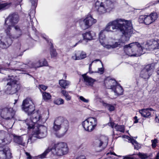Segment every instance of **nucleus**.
<instances>
[{
    "label": "nucleus",
    "instance_id": "1",
    "mask_svg": "<svg viewBox=\"0 0 159 159\" xmlns=\"http://www.w3.org/2000/svg\"><path fill=\"white\" fill-rule=\"evenodd\" d=\"M135 32L130 21L118 18L110 22L100 31L99 41L105 48L113 49L122 46Z\"/></svg>",
    "mask_w": 159,
    "mask_h": 159
},
{
    "label": "nucleus",
    "instance_id": "2",
    "mask_svg": "<svg viewBox=\"0 0 159 159\" xmlns=\"http://www.w3.org/2000/svg\"><path fill=\"white\" fill-rule=\"evenodd\" d=\"M19 20V16L16 14L10 15L6 19L4 26L5 34H0V47L2 48H8L14 39L21 36L22 31L19 26H14Z\"/></svg>",
    "mask_w": 159,
    "mask_h": 159
},
{
    "label": "nucleus",
    "instance_id": "3",
    "mask_svg": "<svg viewBox=\"0 0 159 159\" xmlns=\"http://www.w3.org/2000/svg\"><path fill=\"white\" fill-rule=\"evenodd\" d=\"M115 0H97L95 9L100 14L109 11L114 7Z\"/></svg>",
    "mask_w": 159,
    "mask_h": 159
},
{
    "label": "nucleus",
    "instance_id": "4",
    "mask_svg": "<svg viewBox=\"0 0 159 159\" xmlns=\"http://www.w3.org/2000/svg\"><path fill=\"white\" fill-rule=\"evenodd\" d=\"M141 45L138 42L132 43L124 46L125 53L129 56L139 57L144 54Z\"/></svg>",
    "mask_w": 159,
    "mask_h": 159
},
{
    "label": "nucleus",
    "instance_id": "5",
    "mask_svg": "<svg viewBox=\"0 0 159 159\" xmlns=\"http://www.w3.org/2000/svg\"><path fill=\"white\" fill-rule=\"evenodd\" d=\"M33 132L31 136H30L29 139L31 140H35L34 138H43L45 137L47 134L46 127L42 125L39 126H35L33 129Z\"/></svg>",
    "mask_w": 159,
    "mask_h": 159
},
{
    "label": "nucleus",
    "instance_id": "6",
    "mask_svg": "<svg viewBox=\"0 0 159 159\" xmlns=\"http://www.w3.org/2000/svg\"><path fill=\"white\" fill-rule=\"evenodd\" d=\"M68 150L67 144L64 142L57 143L55 145L53 148H51L52 154L58 156H61L67 154Z\"/></svg>",
    "mask_w": 159,
    "mask_h": 159
},
{
    "label": "nucleus",
    "instance_id": "7",
    "mask_svg": "<svg viewBox=\"0 0 159 159\" xmlns=\"http://www.w3.org/2000/svg\"><path fill=\"white\" fill-rule=\"evenodd\" d=\"M141 49L142 51L146 49L149 51H153L159 49V39L155 40L152 39L144 42L141 45Z\"/></svg>",
    "mask_w": 159,
    "mask_h": 159
},
{
    "label": "nucleus",
    "instance_id": "8",
    "mask_svg": "<svg viewBox=\"0 0 159 159\" xmlns=\"http://www.w3.org/2000/svg\"><path fill=\"white\" fill-rule=\"evenodd\" d=\"M45 122V120L42 118L41 115L38 112L34 113L30 120H27L26 121V124L28 126V129H33L34 124L38 122V124H43Z\"/></svg>",
    "mask_w": 159,
    "mask_h": 159
},
{
    "label": "nucleus",
    "instance_id": "9",
    "mask_svg": "<svg viewBox=\"0 0 159 159\" xmlns=\"http://www.w3.org/2000/svg\"><path fill=\"white\" fill-rule=\"evenodd\" d=\"M97 123V120L96 118L90 117L83 121L82 125L85 130L90 132L94 129Z\"/></svg>",
    "mask_w": 159,
    "mask_h": 159
},
{
    "label": "nucleus",
    "instance_id": "10",
    "mask_svg": "<svg viewBox=\"0 0 159 159\" xmlns=\"http://www.w3.org/2000/svg\"><path fill=\"white\" fill-rule=\"evenodd\" d=\"M7 86L5 93L7 94L16 93L20 89V86L16 80H11L7 83Z\"/></svg>",
    "mask_w": 159,
    "mask_h": 159
},
{
    "label": "nucleus",
    "instance_id": "11",
    "mask_svg": "<svg viewBox=\"0 0 159 159\" xmlns=\"http://www.w3.org/2000/svg\"><path fill=\"white\" fill-rule=\"evenodd\" d=\"M54 122L57 124L62 126V129L63 133L59 135H57L59 138L63 136L67 131L69 127V122L65 118L62 116H59L56 118Z\"/></svg>",
    "mask_w": 159,
    "mask_h": 159
},
{
    "label": "nucleus",
    "instance_id": "12",
    "mask_svg": "<svg viewBox=\"0 0 159 159\" xmlns=\"http://www.w3.org/2000/svg\"><path fill=\"white\" fill-rule=\"evenodd\" d=\"M22 107V110L28 115H31L35 109L34 105L30 98H27L23 100Z\"/></svg>",
    "mask_w": 159,
    "mask_h": 159
},
{
    "label": "nucleus",
    "instance_id": "13",
    "mask_svg": "<svg viewBox=\"0 0 159 159\" xmlns=\"http://www.w3.org/2000/svg\"><path fill=\"white\" fill-rule=\"evenodd\" d=\"M157 18V15L156 13L153 12L149 15L141 16L139 20L140 23H144L146 25H149L154 22Z\"/></svg>",
    "mask_w": 159,
    "mask_h": 159
},
{
    "label": "nucleus",
    "instance_id": "14",
    "mask_svg": "<svg viewBox=\"0 0 159 159\" xmlns=\"http://www.w3.org/2000/svg\"><path fill=\"white\" fill-rule=\"evenodd\" d=\"M96 22V19L93 18L90 15H88L85 19L80 20V24L83 29L85 30L88 28Z\"/></svg>",
    "mask_w": 159,
    "mask_h": 159
},
{
    "label": "nucleus",
    "instance_id": "15",
    "mask_svg": "<svg viewBox=\"0 0 159 159\" xmlns=\"http://www.w3.org/2000/svg\"><path fill=\"white\" fill-rule=\"evenodd\" d=\"M110 84V89L114 92L116 96H119L123 94L124 90L120 84L117 83L116 80H109Z\"/></svg>",
    "mask_w": 159,
    "mask_h": 159
},
{
    "label": "nucleus",
    "instance_id": "16",
    "mask_svg": "<svg viewBox=\"0 0 159 159\" xmlns=\"http://www.w3.org/2000/svg\"><path fill=\"white\" fill-rule=\"evenodd\" d=\"M1 117L6 120L13 118L15 112L11 107H7L1 110L0 111Z\"/></svg>",
    "mask_w": 159,
    "mask_h": 159
},
{
    "label": "nucleus",
    "instance_id": "17",
    "mask_svg": "<svg viewBox=\"0 0 159 159\" xmlns=\"http://www.w3.org/2000/svg\"><path fill=\"white\" fill-rule=\"evenodd\" d=\"M108 139L107 137L105 136L101 137L100 139L96 140L93 143V145L96 147L101 148L99 151H101L104 149L107 145Z\"/></svg>",
    "mask_w": 159,
    "mask_h": 159
},
{
    "label": "nucleus",
    "instance_id": "18",
    "mask_svg": "<svg viewBox=\"0 0 159 159\" xmlns=\"http://www.w3.org/2000/svg\"><path fill=\"white\" fill-rule=\"evenodd\" d=\"M48 65V62L44 59H42L40 60H37L29 63V66L30 67L35 69L43 66H47Z\"/></svg>",
    "mask_w": 159,
    "mask_h": 159
},
{
    "label": "nucleus",
    "instance_id": "19",
    "mask_svg": "<svg viewBox=\"0 0 159 159\" xmlns=\"http://www.w3.org/2000/svg\"><path fill=\"white\" fill-rule=\"evenodd\" d=\"M12 157V153L8 148H0V159H10Z\"/></svg>",
    "mask_w": 159,
    "mask_h": 159
},
{
    "label": "nucleus",
    "instance_id": "20",
    "mask_svg": "<svg viewBox=\"0 0 159 159\" xmlns=\"http://www.w3.org/2000/svg\"><path fill=\"white\" fill-rule=\"evenodd\" d=\"M13 136L14 141L15 143L23 146L26 145L29 140H31L29 139V138L28 139L27 137L24 138L22 136H18L14 134H13Z\"/></svg>",
    "mask_w": 159,
    "mask_h": 159
},
{
    "label": "nucleus",
    "instance_id": "21",
    "mask_svg": "<svg viewBox=\"0 0 159 159\" xmlns=\"http://www.w3.org/2000/svg\"><path fill=\"white\" fill-rule=\"evenodd\" d=\"M5 62L6 63V65L9 66H14L15 65L16 66L14 68L11 67V69L12 70H18L20 71H21V70H19L16 69V67H17L18 66L20 65V62H17L16 61H13V58L11 57L6 59L5 60Z\"/></svg>",
    "mask_w": 159,
    "mask_h": 159
},
{
    "label": "nucleus",
    "instance_id": "22",
    "mask_svg": "<svg viewBox=\"0 0 159 159\" xmlns=\"http://www.w3.org/2000/svg\"><path fill=\"white\" fill-rule=\"evenodd\" d=\"M41 36L45 39L48 43H50V52L51 57H56L57 54L56 50L53 49V45L52 43L51 40L48 39V37L44 34H41Z\"/></svg>",
    "mask_w": 159,
    "mask_h": 159
},
{
    "label": "nucleus",
    "instance_id": "23",
    "mask_svg": "<svg viewBox=\"0 0 159 159\" xmlns=\"http://www.w3.org/2000/svg\"><path fill=\"white\" fill-rule=\"evenodd\" d=\"M153 111V109L151 108L143 109L139 110V112L142 116L144 117L148 118L151 116V112Z\"/></svg>",
    "mask_w": 159,
    "mask_h": 159
},
{
    "label": "nucleus",
    "instance_id": "24",
    "mask_svg": "<svg viewBox=\"0 0 159 159\" xmlns=\"http://www.w3.org/2000/svg\"><path fill=\"white\" fill-rule=\"evenodd\" d=\"M95 33L92 31L86 32L82 34L84 40H91L95 36Z\"/></svg>",
    "mask_w": 159,
    "mask_h": 159
},
{
    "label": "nucleus",
    "instance_id": "25",
    "mask_svg": "<svg viewBox=\"0 0 159 159\" xmlns=\"http://www.w3.org/2000/svg\"><path fill=\"white\" fill-rule=\"evenodd\" d=\"M154 66L152 64H149L146 65L142 70V73L143 74L145 70L149 73V74L152 75L153 72Z\"/></svg>",
    "mask_w": 159,
    "mask_h": 159
},
{
    "label": "nucleus",
    "instance_id": "26",
    "mask_svg": "<svg viewBox=\"0 0 159 159\" xmlns=\"http://www.w3.org/2000/svg\"><path fill=\"white\" fill-rule=\"evenodd\" d=\"M3 137V139H0V144L4 145L9 144L11 143V139L8 134H7Z\"/></svg>",
    "mask_w": 159,
    "mask_h": 159
},
{
    "label": "nucleus",
    "instance_id": "27",
    "mask_svg": "<svg viewBox=\"0 0 159 159\" xmlns=\"http://www.w3.org/2000/svg\"><path fill=\"white\" fill-rule=\"evenodd\" d=\"M78 54L79 57V60L83 59L86 57V53L83 51H78Z\"/></svg>",
    "mask_w": 159,
    "mask_h": 159
},
{
    "label": "nucleus",
    "instance_id": "28",
    "mask_svg": "<svg viewBox=\"0 0 159 159\" xmlns=\"http://www.w3.org/2000/svg\"><path fill=\"white\" fill-rule=\"evenodd\" d=\"M59 84L60 86L64 88H65L66 86H68L70 83L66 80H59Z\"/></svg>",
    "mask_w": 159,
    "mask_h": 159
},
{
    "label": "nucleus",
    "instance_id": "29",
    "mask_svg": "<svg viewBox=\"0 0 159 159\" xmlns=\"http://www.w3.org/2000/svg\"><path fill=\"white\" fill-rule=\"evenodd\" d=\"M62 128V126L57 124L54 122L53 126L52 128V130L54 132H56Z\"/></svg>",
    "mask_w": 159,
    "mask_h": 159
},
{
    "label": "nucleus",
    "instance_id": "30",
    "mask_svg": "<svg viewBox=\"0 0 159 159\" xmlns=\"http://www.w3.org/2000/svg\"><path fill=\"white\" fill-rule=\"evenodd\" d=\"M143 74L142 73V71L140 72V76L141 78L144 79H148L150 76L152 75L151 74H149V73L145 70Z\"/></svg>",
    "mask_w": 159,
    "mask_h": 159
},
{
    "label": "nucleus",
    "instance_id": "31",
    "mask_svg": "<svg viewBox=\"0 0 159 159\" xmlns=\"http://www.w3.org/2000/svg\"><path fill=\"white\" fill-rule=\"evenodd\" d=\"M115 128L117 131H119L123 133L124 132L125 128L123 125H115Z\"/></svg>",
    "mask_w": 159,
    "mask_h": 159
},
{
    "label": "nucleus",
    "instance_id": "32",
    "mask_svg": "<svg viewBox=\"0 0 159 159\" xmlns=\"http://www.w3.org/2000/svg\"><path fill=\"white\" fill-rule=\"evenodd\" d=\"M9 7V4L8 3H0V11L7 9Z\"/></svg>",
    "mask_w": 159,
    "mask_h": 159
},
{
    "label": "nucleus",
    "instance_id": "33",
    "mask_svg": "<svg viewBox=\"0 0 159 159\" xmlns=\"http://www.w3.org/2000/svg\"><path fill=\"white\" fill-rule=\"evenodd\" d=\"M51 151V148H48L44 152L39 156V158H43L45 157L47 154L50 151Z\"/></svg>",
    "mask_w": 159,
    "mask_h": 159
},
{
    "label": "nucleus",
    "instance_id": "34",
    "mask_svg": "<svg viewBox=\"0 0 159 159\" xmlns=\"http://www.w3.org/2000/svg\"><path fill=\"white\" fill-rule=\"evenodd\" d=\"M43 97L44 100L47 101L51 98V96L49 93L44 92L43 93Z\"/></svg>",
    "mask_w": 159,
    "mask_h": 159
},
{
    "label": "nucleus",
    "instance_id": "35",
    "mask_svg": "<svg viewBox=\"0 0 159 159\" xmlns=\"http://www.w3.org/2000/svg\"><path fill=\"white\" fill-rule=\"evenodd\" d=\"M83 83L87 85L92 86L95 80H82Z\"/></svg>",
    "mask_w": 159,
    "mask_h": 159
},
{
    "label": "nucleus",
    "instance_id": "36",
    "mask_svg": "<svg viewBox=\"0 0 159 159\" xmlns=\"http://www.w3.org/2000/svg\"><path fill=\"white\" fill-rule=\"evenodd\" d=\"M16 47L17 49V50H18L19 51V53H17V57L21 56L23 53V50H21L20 47H21V44L20 43H19L16 46Z\"/></svg>",
    "mask_w": 159,
    "mask_h": 159
},
{
    "label": "nucleus",
    "instance_id": "37",
    "mask_svg": "<svg viewBox=\"0 0 159 159\" xmlns=\"http://www.w3.org/2000/svg\"><path fill=\"white\" fill-rule=\"evenodd\" d=\"M131 143L132 144L134 145V148L135 149L138 150L140 148L138 143L134 139H131Z\"/></svg>",
    "mask_w": 159,
    "mask_h": 159
},
{
    "label": "nucleus",
    "instance_id": "38",
    "mask_svg": "<svg viewBox=\"0 0 159 159\" xmlns=\"http://www.w3.org/2000/svg\"><path fill=\"white\" fill-rule=\"evenodd\" d=\"M54 102L57 105H61L64 104V100L61 98H59L54 101Z\"/></svg>",
    "mask_w": 159,
    "mask_h": 159
},
{
    "label": "nucleus",
    "instance_id": "39",
    "mask_svg": "<svg viewBox=\"0 0 159 159\" xmlns=\"http://www.w3.org/2000/svg\"><path fill=\"white\" fill-rule=\"evenodd\" d=\"M71 58L72 60H79V57L77 51H75L72 54Z\"/></svg>",
    "mask_w": 159,
    "mask_h": 159
},
{
    "label": "nucleus",
    "instance_id": "40",
    "mask_svg": "<svg viewBox=\"0 0 159 159\" xmlns=\"http://www.w3.org/2000/svg\"><path fill=\"white\" fill-rule=\"evenodd\" d=\"M9 69L3 67L1 66H0V73L5 74L6 72L9 70Z\"/></svg>",
    "mask_w": 159,
    "mask_h": 159
},
{
    "label": "nucleus",
    "instance_id": "41",
    "mask_svg": "<svg viewBox=\"0 0 159 159\" xmlns=\"http://www.w3.org/2000/svg\"><path fill=\"white\" fill-rule=\"evenodd\" d=\"M138 155L139 157L141 159H146L148 157V156L146 154L139 152Z\"/></svg>",
    "mask_w": 159,
    "mask_h": 159
},
{
    "label": "nucleus",
    "instance_id": "42",
    "mask_svg": "<svg viewBox=\"0 0 159 159\" xmlns=\"http://www.w3.org/2000/svg\"><path fill=\"white\" fill-rule=\"evenodd\" d=\"M157 141V139L151 140V142L152 143V146L153 148H154L156 147L157 143H158Z\"/></svg>",
    "mask_w": 159,
    "mask_h": 159
},
{
    "label": "nucleus",
    "instance_id": "43",
    "mask_svg": "<svg viewBox=\"0 0 159 159\" xmlns=\"http://www.w3.org/2000/svg\"><path fill=\"white\" fill-rule=\"evenodd\" d=\"M27 20L28 22H29V21H30V22H31V25L32 26H33V25H34V23H33V20H32V19H31V12L29 13V16H28L27 17Z\"/></svg>",
    "mask_w": 159,
    "mask_h": 159
},
{
    "label": "nucleus",
    "instance_id": "44",
    "mask_svg": "<svg viewBox=\"0 0 159 159\" xmlns=\"http://www.w3.org/2000/svg\"><path fill=\"white\" fill-rule=\"evenodd\" d=\"M38 1V0H32L30 1L32 6L33 7V8H35L37 7Z\"/></svg>",
    "mask_w": 159,
    "mask_h": 159
},
{
    "label": "nucleus",
    "instance_id": "45",
    "mask_svg": "<svg viewBox=\"0 0 159 159\" xmlns=\"http://www.w3.org/2000/svg\"><path fill=\"white\" fill-rule=\"evenodd\" d=\"M7 134V133L4 130H0V139L2 138L6 135Z\"/></svg>",
    "mask_w": 159,
    "mask_h": 159
},
{
    "label": "nucleus",
    "instance_id": "46",
    "mask_svg": "<svg viewBox=\"0 0 159 159\" xmlns=\"http://www.w3.org/2000/svg\"><path fill=\"white\" fill-rule=\"evenodd\" d=\"M107 107L108 110L110 111H114L115 109L114 107L112 105L107 104Z\"/></svg>",
    "mask_w": 159,
    "mask_h": 159
},
{
    "label": "nucleus",
    "instance_id": "47",
    "mask_svg": "<svg viewBox=\"0 0 159 159\" xmlns=\"http://www.w3.org/2000/svg\"><path fill=\"white\" fill-rule=\"evenodd\" d=\"M79 99L84 102L88 103L89 102V100L85 99L82 96L80 97Z\"/></svg>",
    "mask_w": 159,
    "mask_h": 159
},
{
    "label": "nucleus",
    "instance_id": "48",
    "mask_svg": "<svg viewBox=\"0 0 159 159\" xmlns=\"http://www.w3.org/2000/svg\"><path fill=\"white\" fill-rule=\"evenodd\" d=\"M82 77L84 78V80H93L91 78H89L88 76H87L86 74H85L82 75Z\"/></svg>",
    "mask_w": 159,
    "mask_h": 159
},
{
    "label": "nucleus",
    "instance_id": "49",
    "mask_svg": "<svg viewBox=\"0 0 159 159\" xmlns=\"http://www.w3.org/2000/svg\"><path fill=\"white\" fill-rule=\"evenodd\" d=\"M39 88L40 89H41L43 90H45L47 88V87L44 85L41 84L39 85Z\"/></svg>",
    "mask_w": 159,
    "mask_h": 159
},
{
    "label": "nucleus",
    "instance_id": "50",
    "mask_svg": "<svg viewBox=\"0 0 159 159\" xmlns=\"http://www.w3.org/2000/svg\"><path fill=\"white\" fill-rule=\"evenodd\" d=\"M75 159H86L85 156L83 155H80L76 157Z\"/></svg>",
    "mask_w": 159,
    "mask_h": 159
},
{
    "label": "nucleus",
    "instance_id": "51",
    "mask_svg": "<svg viewBox=\"0 0 159 159\" xmlns=\"http://www.w3.org/2000/svg\"><path fill=\"white\" fill-rule=\"evenodd\" d=\"M104 72V69L103 68H99L98 72L100 74H102Z\"/></svg>",
    "mask_w": 159,
    "mask_h": 159
},
{
    "label": "nucleus",
    "instance_id": "52",
    "mask_svg": "<svg viewBox=\"0 0 159 159\" xmlns=\"http://www.w3.org/2000/svg\"><path fill=\"white\" fill-rule=\"evenodd\" d=\"M66 100L67 101L70 100L71 99V97L70 96L68 93L65 96Z\"/></svg>",
    "mask_w": 159,
    "mask_h": 159
},
{
    "label": "nucleus",
    "instance_id": "53",
    "mask_svg": "<svg viewBox=\"0 0 159 159\" xmlns=\"http://www.w3.org/2000/svg\"><path fill=\"white\" fill-rule=\"evenodd\" d=\"M61 93L64 96L68 94V93L66 92V91L64 90H62L61 91Z\"/></svg>",
    "mask_w": 159,
    "mask_h": 159
},
{
    "label": "nucleus",
    "instance_id": "54",
    "mask_svg": "<svg viewBox=\"0 0 159 159\" xmlns=\"http://www.w3.org/2000/svg\"><path fill=\"white\" fill-rule=\"evenodd\" d=\"M123 159H136L134 157H130L127 156H125Z\"/></svg>",
    "mask_w": 159,
    "mask_h": 159
},
{
    "label": "nucleus",
    "instance_id": "55",
    "mask_svg": "<svg viewBox=\"0 0 159 159\" xmlns=\"http://www.w3.org/2000/svg\"><path fill=\"white\" fill-rule=\"evenodd\" d=\"M92 62L89 65V72L90 73H93V72L92 71H91V66L92 65Z\"/></svg>",
    "mask_w": 159,
    "mask_h": 159
},
{
    "label": "nucleus",
    "instance_id": "56",
    "mask_svg": "<svg viewBox=\"0 0 159 159\" xmlns=\"http://www.w3.org/2000/svg\"><path fill=\"white\" fill-rule=\"evenodd\" d=\"M110 126L112 128H113L114 126L115 127L116 125L114 123L112 122H110Z\"/></svg>",
    "mask_w": 159,
    "mask_h": 159
},
{
    "label": "nucleus",
    "instance_id": "57",
    "mask_svg": "<svg viewBox=\"0 0 159 159\" xmlns=\"http://www.w3.org/2000/svg\"><path fill=\"white\" fill-rule=\"evenodd\" d=\"M155 120L157 122H159V115L157 116H156Z\"/></svg>",
    "mask_w": 159,
    "mask_h": 159
},
{
    "label": "nucleus",
    "instance_id": "58",
    "mask_svg": "<svg viewBox=\"0 0 159 159\" xmlns=\"http://www.w3.org/2000/svg\"><path fill=\"white\" fill-rule=\"evenodd\" d=\"M26 154L27 157V158L30 159L31 158V157L30 156V154L29 153H28L27 152H26Z\"/></svg>",
    "mask_w": 159,
    "mask_h": 159
},
{
    "label": "nucleus",
    "instance_id": "59",
    "mask_svg": "<svg viewBox=\"0 0 159 159\" xmlns=\"http://www.w3.org/2000/svg\"><path fill=\"white\" fill-rule=\"evenodd\" d=\"M9 78L7 80H14L15 79V78L13 76L11 75V76H8Z\"/></svg>",
    "mask_w": 159,
    "mask_h": 159
},
{
    "label": "nucleus",
    "instance_id": "60",
    "mask_svg": "<svg viewBox=\"0 0 159 159\" xmlns=\"http://www.w3.org/2000/svg\"><path fill=\"white\" fill-rule=\"evenodd\" d=\"M26 76L27 77V78H29L30 79H32V78H33V77L32 76H31L30 75L27 74L26 75Z\"/></svg>",
    "mask_w": 159,
    "mask_h": 159
},
{
    "label": "nucleus",
    "instance_id": "61",
    "mask_svg": "<svg viewBox=\"0 0 159 159\" xmlns=\"http://www.w3.org/2000/svg\"><path fill=\"white\" fill-rule=\"evenodd\" d=\"M134 119L135 120V121L134 122V123H136L138 122V120H137V117L135 116L134 117Z\"/></svg>",
    "mask_w": 159,
    "mask_h": 159
},
{
    "label": "nucleus",
    "instance_id": "62",
    "mask_svg": "<svg viewBox=\"0 0 159 159\" xmlns=\"http://www.w3.org/2000/svg\"><path fill=\"white\" fill-rule=\"evenodd\" d=\"M106 80H114V79H113L111 77L109 76V77H107Z\"/></svg>",
    "mask_w": 159,
    "mask_h": 159
},
{
    "label": "nucleus",
    "instance_id": "63",
    "mask_svg": "<svg viewBox=\"0 0 159 159\" xmlns=\"http://www.w3.org/2000/svg\"><path fill=\"white\" fill-rule=\"evenodd\" d=\"M155 159H159V152L158 153Z\"/></svg>",
    "mask_w": 159,
    "mask_h": 159
},
{
    "label": "nucleus",
    "instance_id": "64",
    "mask_svg": "<svg viewBox=\"0 0 159 159\" xmlns=\"http://www.w3.org/2000/svg\"><path fill=\"white\" fill-rule=\"evenodd\" d=\"M159 3V0H157L156 1H155V2L153 3V4H156L157 3Z\"/></svg>",
    "mask_w": 159,
    "mask_h": 159
}]
</instances>
